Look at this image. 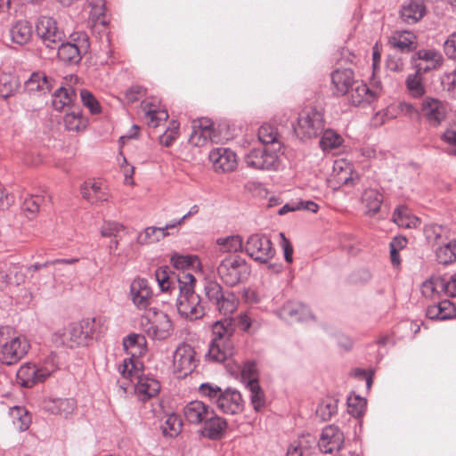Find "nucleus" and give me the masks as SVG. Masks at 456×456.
Instances as JSON below:
<instances>
[{
  "label": "nucleus",
  "mask_w": 456,
  "mask_h": 456,
  "mask_svg": "<svg viewBox=\"0 0 456 456\" xmlns=\"http://www.w3.org/2000/svg\"><path fill=\"white\" fill-rule=\"evenodd\" d=\"M12 423L19 431H25L29 428L31 417L28 411L21 407H14L11 410Z\"/></svg>",
  "instance_id": "obj_53"
},
{
  "label": "nucleus",
  "mask_w": 456,
  "mask_h": 456,
  "mask_svg": "<svg viewBox=\"0 0 456 456\" xmlns=\"http://www.w3.org/2000/svg\"><path fill=\"white\" fill-rule=\"evenodd\" d=\"M45 408L47 411L68 418L76 408V401L72 398H51L45 403Z\"/></svg>",
  "instance_id": "obj_31"
},
{
  "label": "nucleus",
  "mask_w": 456,
  "mask_h": 456,
  "mask_svg": "<svg viewBox=\"0 0 456 456\" xmlns=\"http://www.w3.org/2000/svg\"><path fill=\"white\" fill-rule=\"evenodd\" d=\"M204 289L207 298L213 305H216V303H218V300H220L225 293L222 286L216 281H208L205 285Z\"/></svg>",
  "instance_id": "obj_61"
},
{
  "label": "nucleus",
  "mask_w": 456,
  "mask_h": 456,
  "mask_svg": "<svg viewBox=\"0 0 456 456\" xmlns=\"http://www.w3.org/2000/svg\"><path fill=\"white\" fill-rule=\"evenodd\" d=\"M228 424L225 419L218 416L214 410L208 416L200 430V436L210 440H220L225 434Z\"/></svg>",
  "instance_id": "obj_20"
},
{
  "label": "nucleus",
  "mask_w": 456,
  "mask_h": 456,
  "mask_svg": "<svg viewBox=\"0 0 456 456\" xmlns=\"http://www.w3.org/2000/svg\"><path fill=\"white\" fill-rule=\"evenodd\" d=\"M392 219L398 226L407 229L417 228L420 224V219L405 206L397 207L393 213Z\"/></svg>",
  "instance_id": "obj_38"
},
{
  "label": "nucleus",
  "mask_w": 456,
  "mask_h": 456,
  "mask_svg": "<svg viewBox=\"0 0 456 456\" xmlns=\"http://www.w3.org/2000/svg\"><path fill=\"white\" fill-rule=\"evenodd\" d=\"M216 244L219 246V251L221 253H238L244 251L245 243L240 235L218 238Z\"/></svg>",
  "instance_id": "obj_42"
},
{
  "label": "nucleus",
  "mask_w": 456,
  "mask_h": 456,
  "mask_svg": "<svg viewBox=\"0 0 456 456\" xmlns=\"http://www.w3.org/2000/svg\"><path fill=\"white\" fill-rule=\"evenodd\" d=\"M88 48L87 35L80 33L73 39V42L64 43L62 41L56 49L58 57L61 61L69 64H77Z\"/></svg>",
  "instance_id": "obj_11"
},
{
  "label": "nucleus",
  "mask_w": 456,
  "mask_h": 456,
  "mask_svg": "<svg viewBox=\"0 0 456 456\" xmlns=\"http://www.w3.org/2000/svg\"><path fill=\"white\" fill-rule=\"evenodd\" d=\"M281 316L291 322H306L313 319L309 307L298 301H289L280 310Z\"/></svg>",
  "instance_id": "obj_24"
},
{
  "label": "nucleus",
  "mask_w": 456,
  "mask_h": 456,
  "mask_svg": "<svg viewBox=\"0 0 456 456\" xmlns=\"http://www.w3.org/2000/svg\"><path fill=\"white\" fill-rule=\"evenodd\" d=\"M36 31L43 44L51 50H56L65 38L64 31L59 28L56 20L50 16H41L37 20Z\"/></svg>",
  "instance_id": "obj_9"
},
{
  "label": "nucleus",
  "mask_w": 456,
  "mask_h": 456,
  "mask_svg": "<svg viewBox=\"0 0 456 456\" xmlns=\"http://www.w3.org/2000/svg\"><path fill=\"white\" fill-rule=\"evenodd\" d=\"M315 444L310 434L302 435L294 440L287 449V456H303Z\"/></svg>",
  "instance_id": "obj_41"
},
{
  "label": "nucleus",
  "mask_w": 456,
  "mask_h": 456,
  "mask_svg": "<svg viewBox=\"0 0 456 456\" xmlns=\"http://www.w3.org/2000/svg\"><path fill=\"white\" fill-rule=\"evenodd\" d=\"M183 427V422L177 414L172 413L166 416L161 428L164 436L175 437L180 434Z\"/></svg>",
  "instance_id": "obj_47"
},
{
  "label": "nucleus",
  "mask_w": 456,
  "mask_h": 456,
  "mask_svg": "<svg viewBox=\"0 0 456 456\" xmlns=\"http://www.w3.org/2000/svg\"><path fill=\"white\" fill-rule=\"evenodd\" d=\"M244 161L248 167L259 170H275L280 165L277 150L266 146L251 149L244 156Z\"/></svg>",
  "instance_id": "obj_8"
},
{
  "label": "nucleus",
  "mask_w": 456,
  "mask_h": 456,
  "mask_svg": "<svg viewBox=\"0 0 456 456\" xmlns=\"http://www.w3.org/2000/svg\"><path fill=\"white\" fill-rule=\"evenodd\" d=\"M81 194L91 204H98L108 200L107 187L100 180H88L81 186Z\"/></svg>",
  "instance_id": "obj_25"
},
{
  "label": "nucleus",
  "mask_w": 456,
  "mask_h": 456,
  "mask_svg": "<svg viewBox=\"0 0 456 456\" xmlns=\"http://www.w3.org/2000/svg\"><path fill=\"white\" fill-rule=\"evenodd\" d=\"M443 277H432L421 285V293L425 297L434 298L443 292Z\"/></svg>",
  "instance_id": "obj_51"
},
{
  "label": "nucleus",
  "mask_w": 456,
  "mask_h": 456,
  "mask_svg": "<svg viewBox=\"0 0 456 456\" xmlns=\"http://www.w3.org/2000/svg\"><path fill=\"white\" fill-rule=\"evenodd\" d=\"M194 348L186 343L180 344L173 354V371L178 378H185L197 367Z\"/></svg>",
  "instance_id": "obj_10"
},
{
  "label": "nucleus",
  "mask_w": 456,
  "mask_h": 456,
  "mask_svg": "<svg viewBox=\"0 0 456 456\" xmlns=\"http://www.w3.org/2000/svg\"><path fill=\"white\" fill-rule=\"evenodd\" d=\"M179 126L177 121H171L169 126L159 137L160 143L166 147L171 146L178 137Z\"/></svg>",
  "instance_id": "obj_62"
},
{
  "label": "nucleus",
  "mask_w": 456,
  "mask_h": 456,
  "mask_svg": "<svg viewBox=\"0 0 456 456\" xmlns=\"http://www.w3.org/2000/svg\"><path fill=\"white\" fill-rule=\"evenodd\" d=\"M17 378L20 385L25 387H31L45 380V377H41L40 367L35 363L22 365L17 372Z\"/></svg>",
  "instance_id": "obj_29"
},
{
  "label": "nucleus",
  "mask_w": 456,
  "mask_h": 456,
  "mask_svg": "<svg viewBox=\"0 0 456 456\" xmlns=\"http://www.w3.org/2000/svg\"><path fill=\"white\" fill-rule=\"evenodd\" d=\"M8 269V277H10V286H20L26 281V272L24 267L12 263H6Z\"/></svg>",
  "instance_id": "obj_58"
},
{
  "label": "nucleus",
  "mask_w": 456,
  "mask_h": 456,
  "mask_svg": "<svg viewBox=\"0 0 456 456\" xmlns=\"http://www.w3.org/2000/svg\"><path fill=\"white\" fill-rule=\"evenodd\" d=\"M344 434L333 425L325 427L318 441V446L323 453H330L334 450H339L344 444Z\"/></svg>",
  "instance_id": "obj_19"
},
{
  "label": "nucleus",
  "mask_w": 456,
  "mask_h": 456,
  "mask_svg": "<svg viewBox=\"0 0 456 456\" xmlns=\"http://www.w3.org/2000/svg\"><path fill=\"white\" fill-rule=\"evenodd\" d=\"M87 338L88 331H83L81 326L74 323L56 331L53 335L52 341L56 346L74 348L85 344Z\"/></svg>",
  "instance_id": "obj_12"
},
{
  "label": "nucleus",
  "mask_w": 456,
  "mask_h": 456,
  "mask_svg": "<svg viewBox=\"0 0 456 456\" xmlns=\"http://www.w3.org/2000/svg\"><path fill=\"white\" fill-rule=\"evenodd\" d=\"M322 132L323 133L320 140V146L324 151L337 149L342 144L343 139L341 135L334 130L327 129Z\"/></svg>",
  "instance_id": "obj_52"
},
{
  "label": "nucleus",
  "mask_w": 456,
  "mask_h": 456,
  "mask_svg": "<svg viewBox=\"0 0 456 456\" xmlns=\"http://www.w3.org/2000/svg\"><path fill=\"white\" fill-rule=\"evenodd\" d=\"M427 13V6L424 0H407L401 7L402 20L407 24H415Z\"/></svg>",
  "instance_id": "obj_26"
},
{
  "label": "nucleus",
  "mask_w": 456,
  "mask_h": 456,
  "mask_svg": "<svg viewBox=\"0 0 456 456\" xmlns=\"http://www.w3.org/2000/svg\"><path fill=\"white\" fill-rule=\"evenodd\" d=\"M76 96V92L72 87L61 86L52 95L53 107L54 110L61 111L65 107L69 106Z\"/></svg>",
  "instance_id": "obj_40"
},
{
  "label": "nucleus",
  "mask_w": 456,
  "mask_h": 456,
  "mask_svg": "<svg viewBox=\"0 0 456 456\" xmlns=\"http://www.w3.org/2000/svg\"><path fill=\"white\" fill-rule=\"evenodd\" d=\"M32 35V24L26 20H20L16 21L10 28L12 41L20 45L29 42Z\"/></svg>",
  "instance_id": "obj_37"
},
{
  "label": "nucleus",
  "mask_w": 456,
  "mask_h": 456,
  "mask_svg": "<svg viewBox=\"0 0 456 456\" xmlns=\"http://www.w3.org/2000/svg\"><path fill=\"white\" fill-rule=\"evenodd\" d=\"M104 322V318L94 317L84 319L80 323H77V325L82 327L83 331H88L89 338L100 334L102 331Z\"/></svg>",
  "instance_id": "obj_55"
},
{
  "label": "nucleus",
  "mask_w": 456,
  "mask_h": 456,
  "mask_svg": "<svg viewBox=\"0 0 456 456\" xmlns=\"http://www.w3.org/2000/svg\"><path fill=\"white\" fill-rule=\"evenodd\" d=\"M234 353L233 343L209 342L206 359L214 362H224Z\"/></svg>",
  "instance_id": "obj_30"
},
{
  "label": "nucleus",
  "mask_w": 456,
  "mask_h": 456,
  "mask_svg": "<svg viewBox=\"0 0 456 456\" xmlns=\"http://www.w3.org/2000/svg\"><path fill=\"white\" fill-rule=\"evenodd\" d=\"M212 408L200 400L187 403L183 409L184 419L191 425H202L208 416L211 414Z\"/></svg>",
  "instance_id": "obj_22"
},
{
  "label": "nucleus",
  "mask_w": 456,
  "mask_h": 456,
  "mask_svg": "<svg viewBox=\"0 0 456 456\" xmlns=\"http://www.w3.org/2000/svg\"><path fill=\"white\" fill-rule=\"evenodd\" d=\"M379 94L378 88L370 89L366 84L360 80L354 82L349 92L346 93L349 102L354 106L371 103L378 98Z\"/></svg>",
  "instance_id": "obj_21"
},
{
  "label": "nucleus",
  "mask_w": 456,
  "mask_h": 456,
  "mask_svg": "<svg viewBox=\"0 0 456 456\" xmlns=\"http://www.w3.org/2000/svg\"><path fill=\"white\" fill-rule=\"evenodd\" d=\"M441 139L449 145L445 152L456 157V125L448 127L442 134Z\"/></svg>",
  "instance_id": "obj_64"
},
{
  "label": "nucleus",
  "mask_w": 456,
  "mask_h": 456,
  "mask_svg": "<svg viewBox=\"0 0 456 456\" xmlns=\"http://www.w3.org/2000/svg\"><path fill=\"white\" fill-rule=\"evenodd\" d=\"M189 142L196 147H201L209 142H216L217 137L213 128V124L207 119L194 122Z\"/></svg>",
  "instance_id": "obj_16"
},
{
  "label": "nucleus",
  "mask_w": 456,
  "mask_h": 456,
  "mask_svg": "<svg viewBox=\"0 0 456 456\" xmlns=\"http://www.w3.org/2000/svg\"><path fill=\"white\" fill-rule=\"evenodd\" d=\"M233 333L234 327L231 319L224 318V320L216 321L212 325V338L210 341L233 343L232 340Z\"/></svg>",
  "instance_id": "obj_35"
},
{
  "label": "nucleus",
  "mask_w": 456,
  "mask_h": 456,
  "mask_svg": "<svg viewBox=\"0 0 456 456\" xmlns=\"http://www.w3.org/2000/svg\"><path fill=\"white\" fill-rule=\"evenodd\" d=\"M216 273L225 285L233 287L248 280L251 267L245 258L238 255H229L220 260Z\"/></svg>",
  "instance_id": "obj_4"
},
{
  "label": "nucleus",
  "mask_w": 456,
  "mask_h": 456,
  "mask_svg": "<svg viewBox=\"0 0 456 456\" xmlns=\"http://www.w3.org/2000/svg\"><path fill=\"white\" fill-rule=\"evenodd\" d=\"M241 381L245 385L248 386V382H258V371L256 368V364L253 361L246 362L240 370Z\"/></svg>",
  "instance_id": "obj_60"
},
{
  "label": "nucleus",
  "mask_w": 456,
  "mask_h": 456,
  "mask_svg": "<svg viewBox=\"0 0 456 456\" xmlns=\"http://www.w3.org/2000/svg\"><path fill=\"white\" fill-rule=\"evenodd\" d=\"M361 200L366 209L365 214L374 216L380 210L383 194L378 189L368 188L363 191Z\"/></svg>",
  "instance_id": "obj_36"
},
{
  "label": "nucleus",
  "mask_w": 456,
  "mask_h": 456,
  "mask_svg": "<svg viewBox=\"0 0 456 456\" xmlns=\"http://www.w3.org/2000/svg\"><path fill=\"white\" fill-rule=\"evenodd\" d=\"M130 297L134 305L140 310H145L151 305L152 291L148 281L143 278L134 279L130 285Z\"/></svg>",
  "instance_id": "obj_18"
},
{
  "label": "nucleus",
  "mask_w": 456,
  "mask_h": 456,
  "mask_svg": "<svg viewBox=\"0 0 456 456\" xmlns=\"http://www.w3.org/2000/svg\"><path fill=\"white\" fill-rule=\"evenodd\" d=\"M214 306L221 314L228 316L237 309L238 300L232 292L225 291L224 297Z\"/></svg>",
  "instance_id": "obj_46"
},
{
  "label": "nucleus",
  "mask_w": 456,
  "mask_h": 456,
  "mask_svg": "<svg viewBox=\"0 0 456 456\" xmlns=\"http://www.w3.org/2000/svg\"><path fill=\"white\" fill-rule=\"evenodd\" d=\"M413 73L409 74L405 79V86L408 93L413 98H420L426 94V87L423 81L425 72L420 68H415Z\"/></svg>",
  "instance_id": "obj_39"
},
{
  "label": "nucleus",
  "mask_w": 456,
  "mask_h": 456,
  "mask_svg": "<svg viewBox=\"0 0 456 456\" xmlns=\"http://www.w3.org/2000/svg\"><path fill=\"white\" fill-rule=\"evenodd\" d=\"M324 129V118L322 111L316 108H306L297 118L294 131L300 139H311L318 136Z\"/></svg>",
  "instance_id": "obj_6"
},
{
  "label": "nucleus",
  "mask_w": 456,
  "mask_h": 456,
  "mask_svg": "<svg viewBox=\"0 0 456 456\" xmlns=\"http://www.w3.org/2000/svg\"><path fill=\"white\" fill-rule=\"evenodd\" d=\"M258 139L263 144H272L273 146L278 145V149L281 148V143L279 142V134L277 129L269 124L262 125L258 129Z\"/></svg>",
  "instance_id": "obj_48"
},
{
  "label": "nucleus",
  "mask_w": 456,
  "mask_h": 456,
  "mask_svg": "<svg viewBox=\"0 0 456 456\" xmlns=\"http://www.w3.org/2000/svg\"><path fill=\"white\" fill-rule=\"evenodd\" d=\"M140 324L143 332L152 340H167L174 332L168 314L156 308H150L142 315Z\"/></svg>",
  "instance_id": "obj_5"
},
{
  "label": "nucleus",
  "mask_w": 456,
  "mask_h": 456,
  "mask_svg": "<svg viewBox=\"0 0 456 456\" xmlns=\"http://www.w3.org/2000/svg\"><path fill=\"white\" fill-rule=\"evenodd\" d=\"M65 128L69 131H79L86 126L80 111L67 113L63 118Z\"/></svg>",
  "instance_id": "obj_59"
},
{
  "label": "nucleus",
  "mask_w": 456,
  "mask_h": 456,
  "mask_svg": "<svg viewBox=\"0 0 456 456\" xmlns=\"http://www.w3.org/2000/svg\"><path fill=\"white\" fill-rule=\"evenodd\" d=\"M249 393L250 403L256 411H260L265 405V392L261 388L259 382H248L245 387Z\"/></svg>",
  "instance_id": "obj_45"
},
{
  "label": "nucleus",
  "mask_w": 456,
  "mask_h": 456,
  "mask_svg": "<svg viewBox=\"0 0 456 456\" xmlns=\"http://www.w3.org/2000/svg\"><path fill=\"white\" fill-rule=\"evenodd\" d=\"M118 372L123 380L120 387L126 390L130 383H134L135 394L139 400L145 402L157 396L160 391V383L158 379L148 375L141 374L136 362L132 359H125L118 366Z\"/></svg>",
  "instance_id": "obj_1"
},
{
  "label": "nucleus",
  "mask_w": 456,
  "mask_h": 456,
  "mask_svg": "<svg viewBox=\"0 0 456 456\" xmlns=\"http://www.w3.org/2000/svg\"><path fill=\"white\" fill-rule=\"evenodd\" d=\"M388 45L394 50L409 53L418 47L417 36L410 30H395L388 37Z\"/></svg>",
  "instance_id": "obj_17"
},
{
  "label": "nucleus",
  "mask_w": 456,
  "mask_h": 456,
  "mask_svg": "<svg viewBox=\"0 0 456 456\" xmlns=\"http://www.w3.org/2000/svg\"><path fill=\"white\" fill-rule=\"evenodd\" d=\"M41 370V377L46 379L52 373L59 369L60 362L58 355L54 352H51L39 364Z\"/></svg>",
  "instance_id": "obj_56"
},
{
  "label": "nucleus",
  "mask_w": 456,
  "mask_h": 456,
  "mask_svg": "<svg viewBox=\"0 0 456 456\" xmlns=\"http://www.w3.org/2000/svg\"><path fill=\"white\" fill-rule=\"evenodd\" d=\"M357 80L351 69H338L331 73V84L333 94L342 96L349 92V89Z\"/></svg>",
  "instance_id": "obj_23"
},
{
  "label": "nucleus",
  "mask_w": 456,
  "mask_h": 456,
  "mask_svg": "<svg viewBox=\"0 0 456 456\" xmlns=\"http://www.w3.org/2000/svg\"><path fill=\"white\" fill-rule=\"evenodd\" d=\"M25 91L34 96H40L51 90V83L47 76L41 72H33L24 83Z\"/></svg>",
  "instance_id": "obj_28"
},
{
  "label": "nucleus",
  "mask_w": 456,
  "mask_h": 456,
  "mask_svg": "<svg viewBox=\"0 0 456 456\" xmlns=\"http://www.w3.org/2000/svg\"><path fill=\"white\" fill-rule=\"evenodd\" d=\"M18 88V80L10 74H0V97L8 98Z\"/></svg>",
  "instance_id": "obj_54"
},
{
  "label": "nucleus",
  "mask_w": 456,
  "mask_h": 456,
  "mask_svg": "<svg viewBox=\"0 0 456 456\" xmlns=\"http://www.w3.org/2000/svg\"><path fill=\"white\" fill-rule=\"evenodd\" d=\"M419 114L432 126H438L445 119L446 107L436 98L427 97L420 105Z\"/></svg>",
  "instance_id": "obj_13"
},
{
  "label": "nucleus",
  "mask_w": 456,
  "mask_h": 456,
  "mask_svg": "<svg viewBox=\"0 0 456 456\" xmlns=\"http://www.w3.org/2000/svg\"><path fill=\"white\" fill-rule=\"evenodd\" d=\"M348 412L354 418L362 417L366 410L367 402L364 398L351 395L347 399Z\"/></svg>",
  "instance_id": "obj_57"
},
{
  "label": "nucleus",
  "mask_w": 456,
  "mask_h": 456,
  "mask_svg": "<svg viewBox=\"0 0 456 456\" xmlns=\"http://www.w3.org/2000/svg\"><path fill=\"white\" fill-rule=\"evenodd\" d=\"M170 262L174 268L180 271L178 274L183 273H190L194 270H200L201 263L196 255H183L174 253L170 257Z\"/></svg>",
  "instance_id": "obj_32"
},
{
  "label": "nucleus",
  "mask_w": 456,
  "mask_h": 456,
  "mask_svg": "<svg viewBox=\"0 0 456 456\" xmlns=\"http://www.w3.org/2000/svg\"><path fill=\"white\" fill-rule=\"evenodd\" d=\"M216 406L223 413L233 415L242 411L244 402L238 390L227 388L221 393Z\"/></svg>",
  "instance_id": "obj_15"
},
{
  "label": "nucleus",
  "mask_w": 456,
  "mask_h": 456,
  "mask_svg": "<svg viewBox=\"0 0 456 456\" xmlns=\"http://www.w3.org/2000/svg\"><path fill=\"white\" fill-rule=\"evenodd\" d=\"M333 174L338 183L346 185L353 183L351 164L344 159H338L334 162Z\"/></svg>",
  "instance_id": "obj_44"
},
{
  "label": "nucleus",
  "mask_w": 456,
  "mask_h": 456,
  "mask_svg": "<svg viewBox=\"0 0 456 456\" xmlns=\"http://www.w3.org/2000/svg\"><path fill=\"white\" fill-rule=\"evenodd\" d=\"M338 400L333 397L324 398L318 405L316 414L322 420L327 421L337 413Z\"/></svg>",
  "instance_id": "obj_50"
},
{
  "label": "nucleus",
  "mask_w": 456,
  "mask_h": 456,
  "mask_svg": "<svg viewBox=\"0 0 456 456\" xmlns=\"http://www.w3.org/2000/svg\"><path fill=\"white\" fill-rule=\"evenodd\" d=\"M414 58L426 62L425 66L420 63L415 66V68H420L425 73L439 68L444 61L442 53L436 49H420L415 53Z\"/></svg>",
  "instance_id": "obj_33"
},
{
  "label": "nucleus",
  "mask_w": 456,
  "mask_h": 456,
  "mask_svg": "<svg viewBox=\"0 0 456 456\" xmlns=\"http://www.w3.org/2000/svg\"><path fill=\"white\" fill-rule=\"evenodd\" d=\"M199 392L202 396L208 398L211 403L216 404L223 390L216 385L203 383L200 386Z\"/></svg>",
  "instance_id": "obj_63"
},
{
  "label": "nucleus",
  "mask_w": 456,
  "mask_h": 456,
  "mask_svg": "<svg viewBox=\"0 0 456 456\" xmlns=\"http://www.w3.org/2000/svg\"><path fill=\"white\" fill-rule=\"evenodd\" d=\"M436 256L438 263L442 265L456 262V239L438 246L436 249Z\"/></svg>",
  "instance_id": "obj_43"
},
{
  "label": "nucleus",
  "mask_w": 456,
  "mask_h": 456,
  "mask_svg": "<svg viewBox=\"0 0 456 456\" xmlns=\"http://www.w3.org/2000/svg\"><path fill=\"white\" fill-rule=\"evenodd\" d=\"M209 161L216 173H228L233 171L238 165L237 156L228 148H216L209 152Z\"/></svg>",
  "instance_id": "obj_14"
},
{
  "label": "nucleus",
  "mask_w": 456,
  "mask_h": 456,
  "mask_svg": "<svg viewBox=\"0 0 456 456\" xmlns=\"http://www.w3.org/2000/svg\"><path fill=\"white\" fill-rule=\"evenodd\" d=\"M124 350L129 354L138 366V357L146 352V338L144 335L139 333H131L123 339Z\"/></svg>",
  "instance_id": "obj_27"
},
{
  "label": "nucleus",
  "mask_w": 456,
  "mask_h": 456,
  "mask_svg": "<svg viewBox=\"0 0 456 456\" xmlns=\"http://www.w3.org/2000/svg\"><path fill=\"white\" fill-rule=\"evenodd\" d=\"M144 120L149 126L157 127L161 121L168 118L167 111L161 109L155 102L144 101L142 103Z\"/></svg>",
  "instance_id": "obj_34"
},
{
  "label": "nucleus",
  "mask_w": 456,
  "mask_h": 456,
  "mask_svg": "<svg viewBox=\"0 0 456 456\" xmlns=\"http://www.w3.org/2000/svg\"><path fill=\"white\" fill-rule=\"evenodd\" d=\"M179 296L176 299V308L182 318L196 321L205 314L201 305L200 297L195 293L196 279L192 273H183L176 276Z\"/></svg>",
  "instance_id": "obj_2"
},
{
  "label": "nucleus",
  "mask_w": 456,
  "mask_h": 456,
  "mask_svg": "<svg viewBox=\"0 0 456 456\" xmlns=\"http://www.w3.org/2000/svg\"><path fill=\"white\" fill-rule=\"evenodd\" d=\"M244 252L259 264H267L275 255L272 241L259 233L248 236L244 245Z\"/></svg>",
  "instance_id": "obj_7"
},
{
  "label": "nucleus",
  "mask_w": 456,
  "mask_h": 456,
  "mask_svg": "<svg viewBox=\"0 0 456 456\" xmlns=\"http://www.w3.org/2000/svg\"><path fill=\"white\" fill-rule=\"evenodd\" d=\"M419 113L418 110L409 102H402L398 104H393L387 107L386 116L388 118H395L398 115L413 117Z\"/></svg>",
  "instance_id": "obj_49"
},
{
  "label": "nucleus",
  "mask_w": 456,
  "mask_h": 456,
  "mask_svg": "<svg viewBox=\"0 0 456 456\" xmlns=\"http://www.w3.org/2000/svg\"><path fill=\"white\" fill-rule=\"evenodd\" d=\"M30 348L26 337L19 335L9 326L0 327V361L12 365L20 361Z\"/></svg>",
  "instance_id": "obj_3"
}]
</instances>
